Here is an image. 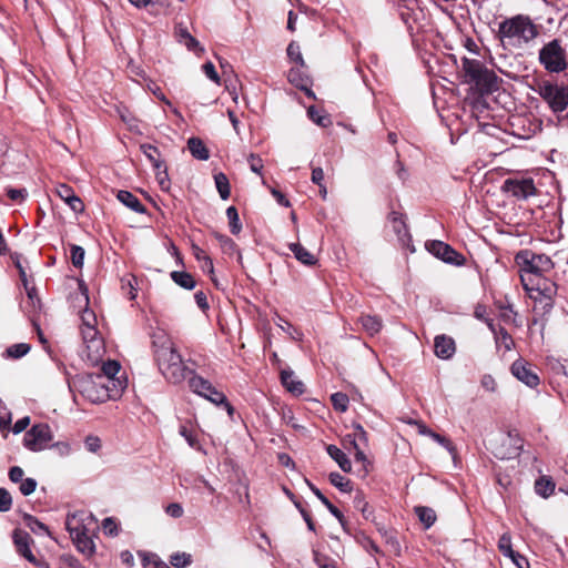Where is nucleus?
Here are the masks:
<instances>
[{
    "instance_id": "nucleus-1",
    "label": "nucleus",
    "mask_w": 568,
    "mask_h": 568,
    "mask_svg": "<svg viewBox=\"0 0 568 568\" xmlns=\"http://www.w3.org/2000/svg\"><path fill=\"white\" fill-rule=\"evenodd\" d=\"M542 26L524 13L505 18L498 23L497 37L504 48L523 50L535 44L540 37Z\"/></svg>"
},
{
    "instance_id": "nucleus-2",
    "label": "nucleus",
    "mask_w": 568,
    "mask_h": 568,
    "mask_svg": "<svg viewBox=\"0 0 568 568\" xmlns=\"http://www.w3.org/2000/svg\"><path fill=\"white\" fill-rule=\"evenodd\" d=\"M72 392H78L92 404L104 403L121 396V385L94 374L77 375L68 382Z\"/></svg>"
},
{
    "instance_id": "nucleus-3",
    "label": "nucleus",
    "mask_w": 568,
    "mask_h": 568,
    "mask_svg": "<svg viewBox=\"0 0 568 568\" xmlns=\"http://www.w3.org/2000/svg\"><path fill=\"white\" fill-rule=\"evenodd\" d=\"M516 263L520 267V280L526 275L530 278L542 276L554 268L551 258L545 254H535L531 251H521L516 255Z\"/></svg>"
},
{
    "instance_id": "nucleus-4",
    "label": "nucleus",
    "mask_w": 568,
    "mask_h": 568,
    "mask_svg": "<svg viewBox=\"0 0 568 568\" xmlns=\"http://www.w3.org/2000/svg\"><path fill=\"white\" fill-rule=\"evenodd\" d=\"M539 63L551 73H559L567 69V54L561 41L554 39L539 50Z\"/></svg>"
},
{
    "instance_id": "nucleus-5",
    "label": "nucleus",
    "mask_w": 568,
    "mask_h": 568,
    "mask_svg": "<svg viewBox=\"0 0 568 568\" xmlns=\"http://www.w3.org/2000/svg\"><path fill=\"white\" fill-rule=\"evenodd\" d=\"M164 355L165 356L156 358V363L165 379L172 384H179L184 381L189 371L183 364L182 357L178 351L175 349Z\"/></svg>"
},
{
    "instance_id": "nucleus-6",
    "label": "nucleus",
    "mask_w": 568,
    "mask_h": 568,
    "mask_svg": "<svg viewBox=\"0 0 568 568\" xmlns=\"http://www.w3.org/2000/svg\"><path fill=\"white\" fill-rule=\"evenodd\" d=\"M189 387L193 393L206 398L213 404L224 405L227 410V414L230 416L233 415L234 408L227 402L225 395L222 392L217 390L207 379H204L199 375H193L192 377L189 378Z\"/></svg>"
},
{
    "instance_id": "nucleus-7",
    "label": "nucleus",
    "mask_w": 568,
    "mask_h": 568,
    "mask_svg": "<svg viewBox=\"0 0 568 568\" xmlns=\"http://www.w3.org/2000/svg\"><path fill=\"white\" fill-rule=\"evenodd\" d=\"M82 339L84 344L82 358L91 366L99 365L105 355L104 342L99 332L89 329L85 335H82Z\"/></svg>"
},
{
    "instance_id": "nucleus-8",
    "label": "nucleus",
    "mask_w": 568,
    "mask_h": 568,
    "mask_svg": "<svg viewBox=\"0 0 568 568\" xmlns=\"http://www.w3.org/2000/svg\"><path fill=\"white\" fill-rule=\"evenodd\" d=\"M65 527L71 537H78L80 535L92 534L97 527V523L92 514L78 511L67 517Z\"/></svg>"
},
{
    "instance_id": "nucleus-9",
    "label": "nucleus",
    "mask_w": 568,
    "mask_h": 568,
    "mask_svg": "<svg viewBox=\"0 0 568 568\" xmlns=\"http://www.w3.org/2000/svg\"><path fill=\"white\" fill-rule=\"evenodd\" d=\"M531 275H526L524 281L521 282L525 291L528 293L529 297H555L557 294V285L555 282L549 278L542 276H537L530 278Z\"/></svg>"
},
{
    "instance_id": "nucleus-10",
    "label": "nucleus",
    "mask_w": 568,
    "mask_h": 568,
    "mask_svg": "<svg viewBox=\"0 0 568 568\" xmlns=\"http://www.w3.org/2000/svg\"><path fill=\"white\" fill-rule=\"evenodd\" d=\"M540 95L554 112H562L568 106V88L547 83L540 88Z\"/></svg>"
},
{
    "instance_id": "nucleus-11",
    "label": "nucleus",
    "mask_w": 568,
    "mask_h": 568,
    "mask_svg": "<svg viewBox=\"0 0 568 568\" xmlns=\"http://www.w3.org/2000/svg\"><path fill=\"white\" fill-rule=\"evenodd\" d=\"M426 248L434 256L440 258L445 263L453 265H463L465 258L457 253L450 245L442 241H430L426 243Z\"/></svg>"
},
{
    "instance_id": "nucleus-12",
    "label": "nucleus",
    "mask_w": 568,
    "mask_h": 568,
    "mask_svg": "<svg viewBox=\"0 0 568 568\" xmlns=\"http://www.w3.org/2000/svg\"><path fill=\"white\" fill-rule=\"evenodd\" d=\"M501 189L519 200H526L536 193L532 179H507Z\"/></svg>"
},
{
    "instance_id": "nucleus-13",
    "label": "nucleus",
    "mask_w": 568,
    "mask_h": 568,
    "mask_svg": "<svg viewBox=\"0 0 568 568\" xmlns=\"http://www.w3.org/2000/svg\"><path fill=\"white\" fill-rule=\"evenodd\" d=\"M511 374L530 388L539 385L538 375L531 369V365L523 358L516 359L510 367Z\"/></svg>"
},
{
    "instance_id": "nucleus-14",
    "label": "nucleus",
    "mask_w": 568,
    "mask_h": 568,
    "mask_svg": "<svg viewBox=\"0 0 568 568\" xmlns=\"http://www.w3.org/2000/svg\"><path fill=\"white\" fill-rule=\"evenodd\" d=\"M53 440L52 429L48 424L38 423V450L57 447L61 454L68 452V445L57 442L51 444Z\"/></svg>"
},
{
    "instance_id": "nucleus-15",
    "label": "nucleus",
    "mask_w": 568,
    "mask_h": 568,
    "mask_svg": "<svg viewBox=\"0 0 568 568\" xmlns=\"http://www.w3.org/2000/svg\"><path fill=\"white\" fill-rule=\"evenodd\" d=\"M31 542H32V538L27 531H24L20 528L14 529L13 544L16 546L17 552L19 555H21L22 557H24L28 561L36 562V557L33 556V554L30 549Z\"/></svg>"
},
{
    "instance_id": "nucleus-16",
    "label": "nucleus",
    "mask_w": 568,
    "mask_h": 568,
    "mask_svg": "<svg viewBox=\"0 0 568 568\" xmlns=\"http://www.w3.org/2000/svg\"><path fill=\"white\" fill-rule=\"evenodd\" d=\"M152 345L154 348L155 359L164 356L163 354H165V353L170 354L175 351L171 338L162 329H158L152 334Z\"/></svg>"
},
{
    "instance_id": "nucleus-17",
    "label": "nucleus",
    "mask_w": 568,
    "mask_h": 568,
    "mask_svg": "<svg viewBox=\"0 0 568 568\" xmlns=\"http://www.w3.org/2000/svg\"><path fill=\"white\" fill-rule=\"evenodd\" d=\"M435 354L442 359H449L456 352L455 341L446 335H438L434 342Z\"/></svg>"
},
{
    "instance_id": "nucleus-18",
    "label": "nucleus",
    "mask_w": 568,
    "mask_h": 568,
    "mask_svg": "<svg viewBox=\"0 0 568 568\" xmlns=\"http://www.w3.org/2000/svg\"><path fill=\"white\" fill-rule=\"evenodd\" d=\"M100 364H102L101 372L97 373L94 375L97 377H106L109 381L113 382L114 384H120L121 393H122L124 390V388L126 387V383H125V381H122L121 378L115 377L121 368L120 364L116 361H110V359L106 362H104L102 359V362Z\"/></svg>"
},
{
    "instance_id": "nucleus-19",
    "label": "nucleus",
    "mask_w": 568,
    "mask_h": 568,
    "mask_svg": "<svg viewBox=\"0 0 568 568\" xmlns=\"http://www.w3.org/2000/svg\"><path fill=\"white\" fill-rule=\"evenodd\" d=\"M483 93H491L498 90V77L490 70L484 68L479 78L474 83Z\"/></svg>"
},
{
    "instance_id": "nucleus-20",
    "label": "nucleus",
    "mask_w": 568,
    "mask_h": 568,
    "mask_svg": "<svg viewBox=\"0 0 568 568\" xmlns=\"http://www.w3.org/2000/svg\"><path fill=\"white\" fill-rule=\"evenodd\" d=\"M462 62H463L462 69L464 72L465 82L474 84L475 81L477 80V78H479V75L485 67L483 65V63L480 61L475 60V59L463 58Z\"/></svg>"
},
{
    "instance_id": "nucleus-21",
    "label": "nucleus",
    "mask_w": 568,
    "mask_h": 568,
    "mask_svg": "<svg viewBox=\"0 0 568 568\" xmlns=\"http://www.w3.org/2000/svg\"><path fill=\"white\" fill-rule=\"evenodd\" d=\"M281 382L283 386L293 395H302L304 393V384L296 378L291 369H283L281 372Z\"/></svg>"
},
{
    "instance_id": "nucleus-22",
    "label": "nucleus",
    "mask_w": 568,
    "mask_h": 568,
    "mask_svg": "<svg viewBox=\"0 0 568 568\" xmlns=\"http://www.w3.org/2000/svg\"><path fill=\"white\" fill-rule=\"evenodd\" d=\"M389 220L392 223V229L396 233L398 241L406 245L410 241V235L408 233L407 226L403 217L396 213L392 212L389 215Z\"/></svg>"
},
{
    "instance_id": "nucleus-23",
    "label": "nucleus",
    "mask_w": 568,
    "mask_h": 568,
    "mask_svg": "<svg viewBox=\"0 0 568 568\" xmlns=\"http://www.w3.org/2000/svg\"><path fill=\"white\" fill-rule=\"evenodd\" d=\"M116 199L133 212L141 214L146 212L145 206L140 202V200L129 191L120 190L116 194Z\"/></svg>"
},
{
    "instance_id": "nucleus-24",
    "label": "nucleus",
    "mask_w": 568,
    "mask_h": 568,
    "mask_svg": "<svg viewBox=\"0 0 568 568\" xmlns=\"http://www.w3.org/2000/svg\"><path fill=\"white\" fill-rule=\"evenodd\" d=\"M187 148L193 158L206 161L210 158V151L203 143V141L199 138H190L187 141Z\"/></svg>"
},
{
    "instance_id": "nucleus-25",
    "label": "nucleus",
    "mask_w": 568,
    "mask_h": 568,
    "mask_svg": "<svg viewBox=\"0 0 568 568\" xmlns=\"http://www.w3.org/2000/svg\"><path fill=\"white\" fill-rule=\"evenodd\" d=\"M326 452L329 455V457L333 458L338 464V466L341 467V469L343 471H345V473L351 471V469H352L351 460L348 459V457L346 456V454L343 450H341L335 445H328L326 447Z\"/></svg>"
},
{
    "instance_id": "nucleus-26",
    "label": "nucleus",
    "mask_w": 568,
    "mask_h": 568,
    "mask_svg": "<svg viewBox=\"0 0 568 568\" xmlns=\"http://www.w3.org/2000/svg\"><path fill=\"white\" fill-rule=\"evenodd\" d=\"M358 321L362 324L363 329L369 335L377 334L383 326L382 320L375 315H362Z\"/></svg>"
},
{
    "instance_id": "nucleus-27",
    "label": "nucleus",
    "mask_w": 568,
    "mask_h": 568,
    "mask_svg": "<svg viewBox=\"0 0 568 568\" xmlns=\"http://www.w3.org/2000/svg\"><path fill=\"white\" fill-rule=\"evenodd\" d=\"M290 250L293 252L297 261L305 265H314L316 263L315 256L298 243H291Z\"/></svg>"
},
{
    "instance_id": "nucleus-28",
    "label": "nucleus",
    "mask_w": 568,
    "mask_h": 568,
    "mask_svg": "<svg viewBox=\"0 0 568 568\" xmlns=\"http://www.w3.org/2000/svg\"><path fill=\"white\" fill-rule=\"evenodd\" d=\"M79 551L84 555H92L94 552V542L92 540V534L80 535L78 537H71Z\"/></svg>"
},
{
    "instance_id": "nucleus-29",
    "label": "nucleus",
    "mask_w": 568,
    "mask_h": 568,
    "mask_svg": "<svg viewBox=\"0 0 568 568\" xmlns=\"http://www.w3.org/2000/svg\"><path fill=\"white\" fill-rule=\"evenodd\" d=\"M287 79L296 88L305 90L307 95H310V97L313 95V92L311 90H308V88H307V84H308L307 77H304L298 69L292 68L288 71Z\"/></svg>"
},
{
    "instance_id": "nucleus-30",
    "label": "nucleus",
    "mask_w": 568,
    "mask_h": 568,
    "mask_svg": "<svg viewBox=\"0 0 568 568\" xmlns=\"http://www.w3.org/2000/svg\"><path fill=\"white\" fill-rule=\"evenodd\" d=\"M535 490L539 496L547 498L554 493L555 483L550 477L541 476L535 483Z\"/></svg>"
},
{
    "instance_id": "nucleus-31",
    "label": "nucleus",
    "mask_w": 568,
    "mask_h": 568,
    "mask_svg": "<svg viewBox=\"0 0 568 568\" xmlns=\"http://www.w3.org/2000/svg\"><path fill=\"white\" fill-rule=\"evenodd\" d=\"M307 485L310 486L311 490L314 493V495L323 503V505H325V507L328 509V511L335 517L337 518L341 523L343 521V514L341 513V510L335 507L323 494L322 491L315 487L313 484H311L310 481H307Z\"/></svg>"
},
{
    "instance_id": "nucleus-32",
    "label": "nucleus",
    "mask_w": 568,
    "mask_h": 568,
    "mask_svg": "<svg viewBox=\"0 0 568 568\" xmlns=\"http://www.w3.org/2000/svg\"><path fill=\"white\" fill-rule=\"evenodd\" d=\"M97 316L93 311L89 310L88 306L83 310L81 314V335H85L89 329L98 331L97 327Z\"/></svg>"
},
{
    "instance_id": "nucleus-33",
    "label": "nucleus",
    "mask_w": 568,
    "mask_h": 568,
    "mask_svg": "<svg viewBox=\"0 0 568 568\" xmlns=\"http://www.w3.org/2000/svg\"><path fill=\"white\" fill-rule=\"evenodd\" d=\"M171 277L175 284H178L179 286H181L185 290H193L195 287V284H196L195 280L187 272L174 271L171 273Z\"/></svg>"
},
{
    "instance_id": "nucleus-34",
    "label": "nucleus",
    "mask_w": 568,
    "mask_h": 568,
    "mask_svg": "<svg viewBox=\"0 0 568 568\" xmlns=\"http://www.w3.org/2000/svg\"><path fill=\"white\" fill-rule=\"evenodd\" d=\"M415 514L418 519L424 524L425 528L432 527L436 521V514L434 509L424 506L415 507Z\"/></svg>"
},
{
    "instance_id": "nucleus-35",
    "label": "nucleus",
    "mask_w": 568,
    "mask_h": 568,
    "mask_svg": "<svg viewBox=\"0 0 568 568\" xmlns=\"http://www.w3.org/2000/svg\"><path fill=\"white\" fill-rule=\"evenodd\" d=\"M216 190L222 200H227L231 194V186L227 176L220 172L214 175Z\"/></svg>"
},
{
    "instance_id": "nucleus-36",
    "label": "nucleus",
    "mask_w": 568,
    "mask_h": 568,
    "mask_svg": "<svg viewBox=\"0 0 568 568\" xmlns=\"http://www.w3.org/2000/svg\"><path fill=\"white\" fill-rule=\"evenodd\" d=\"M143 567L170 568L158 555L151 552H139Z\"/></svg>"
},
{
    "instance_id": "nucleus-37",
    "label": "nucleus",
    "mask_w": 568,
    "mask_h": 568,
    "mask_svg": "<svg viewBox=\"0 0 568 568\" xmlns=\"http://www.w3.org/2000/svg\"><path fill=\"white\" fill-rule=\"evenodd\" d=\"M494 337L498 347H503L505 351L513 348L514 339L503 326H498V332H496Z\"/></svg>"
},
{
    "instance_id": "nucleus-38",
    "label": "nucleus",
    "mask_w": 568,
    "mask_h": 568,
    "mask_svg": "<svg viewBox=\"0 0 568 568\" xmlns=\"http://www.w3.org/2000/svg\"><path fill=\"white\" fill-rule=\"evenodd\" d=\"M535 302V311L540 313L541 315H547L551 312L554 308V298L555 297H546V296H538V297H530Z\"/></svg>"
},
{
    "instance_id": "nucleus-39",
    "label": "nucleus",
    "mask_w": 568,
    "mask_h": 568,
    "mask_svg": "<svg viewBox=\"0 0 568 568\" xmlns=\"http://www.w3.org/2000/svg\"><path fill=\"white\" fill-rule=\"evenodd\" d=\"M329 483L339 489L342 493H349L352 490V483L349 479L341 475L339 473L329 474Z\"/></svg>"
},
{
    "instance_id": "nucleus-40",
    "label": "nucleus",
    "mask_w": 568,
    "mask_h": 568,
    "mask_svg": "<svg viewBox=\"0 0 568 568\" xmlns=\"http://www.w3.org/2000/svg\"><path fill=\"white\" fill-rule=\"evenodd\" d=\"M141 150L155 169L160 170L163 166V162L159 159L160 152L158 148L151 144H142Z\"/></svg>"
},
{
    "instance_id": "nucleus-41",
    "label": "nucleus",
    "mask_w": 568,
    "mask_h": 568,
    "mask_svg": "<svg viewBox=\"0 0 568 568\" xmlns=\"http://www.w3.org/2000/svg\"><path fill=\"white\" fill-rule=\"evenodd\" d=\"M226 216L230 223V231L232 234H239L242 230V224L239 219V213L235 206H229L226 209Z\"/></svg>"
},
{
    "instance_id": "nucleus-42",
    "label": "nucleus",
    "mask_w": 568,
    "mask_h": 568,
    "mask_svg": "<svg viewBox=\"0 0 568 568\" xmlns=\"http://www.w3.org/2000/svg\"><path fill=\"white\" fill-rule=\"evenodd\" d=\"M192 562V557L186 552H175L170 557V564L176 568H185Z\"/></svg>"
},
{
    "instance_id": "nucleus-43",
    "label": "nucleus",
    "mask_w": 568,
    "mask_h": 568,
    "mask_svg": "<svg viewBox=\"0 0 568 568\" xmlns=\"http://www.w3.org/2000/svg\"><path fill=\"white\" fill-rule=\"evenodd\" d=\"M286 52H287V57L290 58L291 61H294L295 63H297L301 67L305 65L298 43L292 41L288 44Z\"/></svg>"
},
{
    "instance_id": "nucleus-44",
    "label": "nucleus",
    "mask_w": 568,
    "mask_h": 568,
    "mask_svg": "<svg viewBox=\"0 0 568 568\" xmlns=\"http://www.w3.org/2000/svg\"><path fill=\"white\" fill-rule=\"evenodd\" d=\"M333 407L338 412H346L348 407V397L344 393H334L331 396Z\"/></svg>"
},
{
    "instance_id": "nucleus-45",
    "label": "nucleus",
    "mask_w": 568,
    "mask_h": 568,
    "mask_svg": "<svg viewBox=\"0 0 568 568\" xmlns=\"http://www.w3.org/2000/svg\"><path fill=\"white\" fill-rule=\"evenodd\" d=\"M70 253H71L72 264L75 267L81 268L83 266V262H84V255H85L84 248L82 246L72 244L70 247Z\"/></svg>"
},
{
    "instance_id": "nucleus-46",
    "label": "nucleus",
    "mask_w": 568,
    "mask_h": 568,
    "mask_svg": "<svg viewBox=\"0 0 568 568\" xmlns=\"http://www.w3.org/2000/svg\"><path fill=\"white\" fill-rule=\"evenodd\" d=\"M498 549L506 557L514 556L515 550L511 547V537L508 532L500 536L498 540Z\"/></svg>"
},
{
    "instance_id": "nucleus-47",
    "label": "nucleus",
    "mask_w": 568,
    "mask_h": 568,
    "mask_svg": "<svg viewBox=\"0 0 568 568\" xmlns=\"http://www.w3.org/2000/svg\"><path fill=\"white\" fill-rule=\"evenodd\" d=\"M14 263H16V266L18 267V270H19L20 278H21V281L23 283V286H24V288L27 291L28 297L32 301L33 297H34V294H36V288L33 286L29 287L26 270L22 266V263H21V261H20V258L18 256L16 257Z\"/></svg>"
},
{
    "instance_id": "nucleus-48",
    "label": "nucleus",
    "mask_w": 568,
    "mask_h": 568,
    "mask_svg": "<svg viewBox=\"0 0 568 568\" xmlns=\"http://www.w3.org/2000/svg\"><path fill=\"white\" fill-rule=\"evenodd\" d=\"M30 349H31V346L29 344L21 343V344H16V345L10 346L7 349V354L9 357L20 358L23 355L28 354L30 352Z\"/></svg>"
},
{
    "instance_id": "nucleus-49",
    "label": "nucleus",
    "mask_w": 568,
    "mask_h": 568,
    "mask_svg": "<svg viewBox=\"0 0 568 568\" xmlns=\"http://www.w3.org/2000/svg\"><path fill=\"white\" fill-rule=\"evenodd\" d=\"M84 447L88 452L97 454L102 447L101 438L95 435H88L84 439Z\"/></svg>"
},
{
    "instance_id": "nucleus-50",
    "label": "nucleus",
    "mask_w": 568,
    "mask_h": 568,
    "mask_svg": "<svg viewBox=\"0 0 568 568\" xmlns=\"http://www.w3.org/2000/svg\"><path fill=\"white\" fill-rule=\"evenodd\" d=\"M12 497L6 488H0V511L7 513L11 509Z\"/></svg>"
},
{
    "instance_id": "nucleus-51",
    "label": "nucleus",
    "mask_w": 568,
    "mask_h": 568,
    "mask_svg": "<svg viewBox=\"0 0 568 568\" xmlns=\"http://www.w3.org/2000/svg\"><path fill=\"white\" fill-rule=\"evenodd\" d=\"M60 568H84L80 561L72 556H62L60 557Z\"/></svg>"
},
{
    "instance_id": "nucleus-52",
    "label": "nucleus",
    "mask_w": 568,
    "mask_h": 568,
    "mask_svg": "<svg viewBox=\"0 0 568 568\" xmlns=\"http://www.w3.org/2000/svg\"><path fill=\"white\" fill-rule=\"evenodd\" d=\"M247 162L250 163V168L254 173L261 174L263 169V161L257 154L251 153L247 156Z\"/></svg>"
},
{
    "instance_id": "nucleus-53",
    "label": "nucleus",
    "mask_w": 568,
    "mask_h": 568,
    "mask_svg": "<svg viewBox=\"0 0 568 568\" xmlns=\"http://www.w3.org/2000/svg\"><path fill=\"white\" fill-rule=\"evenodd\" d=\"M430 438H433L436 443L445 447L450 454L455 453V447L453 443L445 436L434 432L432 433Z\"/></svg>"
},
{
    "instance_id": "nucleus-54",
    "label": "nucleus",
    "mask_w": 568,
    "mask_h": 568,
    "mask_svg": "<svg viewBox=\"0 0 568 568\" xmlns=\"http://www.w3.org/2000/svg\"><path fill=\"white\" fill-rule=\"evenodd\" d=\"M102 528H103L104 534L108 536H116L118 535V525L110 517L103 519Z\"/></svg>"
},
{
    "instance_id": "nucleus-55",
    "label": "nucleus",
    "mask_w": 568,
    "mask_h": 568,
    "mask_svg": "<svg viewBox=\"0 0 568 568\" xmlns=\"http://www.w3.org/2000/svg\"><path fill=\"white\" fill-rule=\"evenodd\" d=\"M19 490L22 495L28 496L36 490V480L32 478H27L20 481Z\"/></svg>"
},
{
    "instance_id": "nucleus-56",
    "label": "nucleus",
    "mask_w": 568,
    "mask_h": 568,
    "mask_svg": "<svg viewBox=\"0 0 568 568\" xmlns=\"http://www.w3.org/2000/svg\"><path fill=\"white\" fill-rule=\"evenodd\" d=\"M203 72L205 73V75L212 80L213 82L215 83H220V77L215 70V67L212 62H206L203 64Z\"/></svg>"
},
{
    "instance_id": "nucleus-57",
    "label": "nucleus",
    "mask_w": 568,
    "mask_h": 568,
    "mask_svg": "<svg viewBox=\"0 0 568 568\" xmlns=\"http://www.w3.org/2000/svg\"><path fill=\"white\" fill-rule=\"evenodd\" d=\"M354 429H355V434H354V439L356 442V439H358L362 444L364 445H367L368 443V435L366 433V430L364 429V427L361 425V424H354Z\"/></svg>"
},
{
    "instance_id": "nucleus-58",
    "label": "nucleus",
    "mask_w": 568,
    "mask_h": 568,
    "mask_svg": "<svg viewBox=\"0 0 568 568\" xmlns=\"http://www.w3.org/2000/svg\"><path fill=\"white\" fill-rule=\"evenodd\" d=\"M24 445L30 450H36V426H32L26 434Z\"/></svg>"
},
{
    "instance_id": "nucleus-59",
    "label": "nucleus",
    "mask_w": 568,
    "mask_h": 568,
    "mask_svg": "<svg viewBox=\"0 0 568 568\" xmlns=\"http://www.w3.org/2000/svg\"><path fill=\"white\" fill-rule=\"evenodd\" d=\"M354 506L355 508L359 509L365 517H368L371 513H367V503L364 499L363 494L358 493L356 494L354 498Z\"/></svg>"
},
{
    "instance_id": "nucleus-60",
    "label": "nucleus",
    "mask_w": 568,
    "mask_h": 568,
    "mask_svg": "<svg viewBox=\"0 0 568 568\" xmlns=\"http://www.w3.org/2000/svg\"><path fill=\"white\" fill-rule=\"evenodd\" d=\"M24 471L19 466H13L9 469V479L12 483H20L23 480Z\"/></svg>"
},
{
    "instance_id": "nucleus-61",
    "label": "nucleus",
    "mask_w": 568,
    "mask_h": 568,
    "mask_svg": "<svg viewBox=\"0 0 568 568\" xmlns=\"http://www.w3.org/2000/svg\"><path fill=\"white\" fill-rule=\"evenodd\" d=\"M165 511L169 516H171L173 518H180L183 516V508L178 503H172V504L168 505Z\"/></svg>"
},
{
    "instance_id": "nucleus-62",
    "label": "nucleus",
    "mask_w": 568,
    "mask_h": 568,
    "mask_svg": "<svg viewBox=\"0 0 568 568\" xmlns=\"http://www.w3.org/2000/svg\"><path fill=\"white\" fill-rule=\"evenodd\" d=\"M174 33H175V38L179 43L184 42V40H186L190 36H192L182 23H179L175 26Z\"/></svg>"
},
{
    "instance_id": "nucleus-63",
    "label": "nucleus",
    "mask_w": 568,
    "mask_h": 568,
    "mask_svg": "<svg viewBox=\"0 0 568 568\" xmlns=\"http://www.w3.org/2000/svg\"><path fill=\"white\" fill-rule=\"evenodd\" d=\"M500 316L505 322H513L516 313L511 305L500 306Z\"/></svg>"
},
{
    "instance_id": "nucleus-64",
    "label": "nucleus",
    "mask_w": 568,
    "mask_h": 568,
    "mask_svg": "<svg viewBox=\"0 0 568 568\" xmlns=\"http://www.w3.org/2000/svg\"><path fill=\"white\" fill-rule=\"evenodd\" d=\"M508 558L518 567V568H529V562L526 557L520 555L517 551H514V556H509Z\"/></svg>"
}]
</instances>
